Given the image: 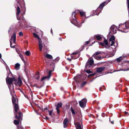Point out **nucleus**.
Masks as SVG:
<instances>
[{"instance_id":"1","label":"nucleus","mask_w":129,"mask_h":129,"mask_svg":"<svg viewBox=\"0 0 129 129\" xmlns=\"http://www.w3.org/2000/svg\"><path fill=\"white\" fill-rule=\"evenodd\" d=\"M12 101L14 106L15 112V113L16 118L20 119L21 117V112H18L19 110L18 100L17 97H12Z\"/></svg>"},{"instance_id":"2","label":"nucleus","mask_w":129,"mask_h":129,"mask_svg":"<svg viewBox=\"0 0 129 129\" xmlns=\"http://www.w3.org/2000/svg\"><path fill=\"white\" fill-rule=\"evenodd\" d=\"M76 14L75 11L73 12L72 14V16L70 17V21L71 23L74 24L75 26H77V27H80L82 26V23H84V20H82L81 23L80 24H78V22L76 20L75 15Z\"/></svg>"},{"instance_id":"3","label":"nucleus","mask_w":129,"mask_h":129,"mask_svg":"<svg viewBox=\"0 0 129 129\" xmlns=\"http://www.w3.org/2000/svg\"><path fill=\"white\" fill-rule=\"evenodd\" d=\"M128 24V22H126L123 24H120L119 25V30L122 32L126 33L128 31L126 30V26Z\"/></svg>"},{"instance_id":"4","label":"nucleus","mask_w":129,"mask_h":129,"mask_svg":"<svg viewBox=\"0 0 129 129\" xmlns=\"http://www.w3.org/2000/svg\"><path fill=\"white\" fill-rule=\"evenodd\" d=\"M21 0H16L17 4L15 6V7L16 8V10L17 12L16 13L17 18V19L18 20L19 19L18 18V16L19 15V14L20 12L19 6H20V2Z\"/></svg>"},{"instance_id":"5","label":"nucleus","mask_w":129,"mask_h":129,"mask_svg":"<svg viewBox=\"0 0 129 129\" xmlns=\"http://www.w3.org/2000/svg\"><path fill=\"white\" fill-rule=\"evenodd\" d=\"M13 41V43H15L16 41V34L14 33L11 37V39L10 40V47L11 48H14L15 47V45L12 46V41Z\"/></svg>"},{"instance_id":"6","label":"nucleus","mask_w":129,"mask_h":129,"mask_svg":"<svg viewBox=\"0 0 129 129\" xmlns=\"http://www.w3.org/2000/svg\"><path fill=\"white\" fill-rule=\"evenodd\" d=\"M94 63V61L93 58L91 57H90L88 61L87 62L85 65V67L86 68H90L91 66Z\"/></svg>"},{"instance_id":"7","label":"nucleus","mask_w":129,"mask_h":129,"mask_svg":"<svg viewBox=\"0 0 129 129\" xmlns=\"http://www.w3.org/2000/svg\"><path fill=\"white\" fill-rule=\"evenodd\" d=\"M111 1V0H107L106 1L102 3L98 7V10H99L101 12L103 7L110 2Z\"/></svg>"},{"instance_id":"8","label":"nucleus","mask_w":129,"mask_h":129,"mask_svg":"<svg viewBox=\"0 0 129 129\" xmlns=\"http://www.w3.org/2000/svg\"><path fill=\"white\" fill-rule=\"evenodd\" d=\"M110 31L109 33L114 34L116 33L117 28L114 25H112L110 28Z\"/></svg>"},{"instance_id":"9","label":"nucleus","mask_w":129,"mask_h":129,"mask_svg":"<svg viewBox=\"0 0 129 129\" xmlns=\"http://www.w3.org/2000/svg\"><path fill=\"white\" fill-rule=\"evenodd\" d=\"M86 99L85 98H84L79 101V105L81 107L84 108L86 106Z\"/></svg>"},{"instance_id":"10","label":"nucleus","mask_w":129,"mask_h":129,"mask_svg":"<svg viewBox=\"0 0 129 129\" xmlns=\"http://www.w3.org/2000/svg\"><path fill=\"white\" fill-rule=\"evenodd\" d=\"M53 71V70H51L49 71L48 74V75L47 76H44L42 77L41 79V81H43L44 80H48L51 77L52 72Z\"/></svg>"},{"instance_id":"11","label":"nucleus","mask_w":129,"mask_h":129,"mask_svg":"<svg viewBox=\"0 0 129 129\" xmlns=\"http://www.w3.org/2000/svg\"><path fill=\"white\" fill-rule=\"evenodd\" d=\"M14 80L15 82V84L16 85H18L19 86L21 85L22 84V82L20 76H19L18 79L17 81L15 79Z\"/></svg>"},{"instance_id":"12","label":"nucleus","mask_w":129,"mask_h":129,"mask_svg":"<svg viewBox=\"0 0 129 129\" xmlns=\"http://www.w3.org/2000/svg\"><path fill=\"white\" fill-rule=\"evenodd\" d=\"M15 79H13L12 78H9L8 76H7L6 79V82L8 84L12 83V82Z\"/></svg>"},{"instance_id":"13","label":"nucleus","mask_w":129,"mask_h":129,"mask_svg":"<svg viewBox=\"0 0 129 129\" xmlns=\"http://www.w3.org/2000/svg\"><path fill=\"white\" fill-rule=\"evenodd\" d=\"M98 8L95 11V12L93 13V14H91L90 15V16L89 17H84V19H85L86 18H88L89 17L91 16H92L95 15H99L100 13L101 12L99 10H98Z\"/></svg>"},{"instance_id":"14","label":"nucleus","mask_w":129,"mask_h":129,"mask_svg":"<svg viewBox=\"0 0 129 129\" xmlns=\"http://www.w3.org/2000/svg\"><path fill=\"white\" fill-rule=\"evenodd\" d=\"M62 104L61 103H58L57 105L56 106V108L57 113L59 114L60 113V111L59 110V108H60L62 107Z\"/></svg>"},{"instance_id":"15","label":"nucleus","mask_w":129,"mask_h":129,"mask_svg":"<svg viewBox=\"0 0 129 129\" xmlns=\"http://www.w3.org/2000/svg\"><path fill=\"white\" fill-rule=\"evenodd\" d=\"M75 124L76 129H82V127L81 125L79 123L75 122Z\"/></svg>"},{"instance_id":"16","label":"nucleus","mask_w":129,"mask_h":129,"mask_svg":"<svg viewBox=\"0 0 129 129\" xmlns=\"http://www.w3.org/2000/svg\"><path fill=\"white\" fill-rule=\"evenodd\" d=\"M69 122L68 119L67 118H66L63 121V127L64 128H66Z\"/></svg>"},{"instance_id":"17","label":"nucleus","mask_w":129,"mask_h":129,"mask_svg":"<svg viewBox=\"0 0 129 129\" xmlns=\"http://www.w3.org/2000/svg\"><path fill=\"white\" fill-rule=\"evenodd\" d=\"M39 45L40 51H42V48L43 47V44L41 41H39Z\"/></svg>"},{"instance_id":"18","label":"nucleus","mask_w":129,"mask_h":129,"mask_svg":"<svg viewBox=\"0 0 129 129\" xmlns=\"http://www.w3.org/2000/svg\"><path fill=\"white\" fill-rule=\"evenodd\" d=\"M105 67H103L98 68L96 69V72L99 73H101L105 69Z\"/></svg>"},{"instance_id":"19","label":"nucleus","mask_w":129,"mask_h":129,"mask_svg":"<svg viewBox=\"0 0 129 129\" xmlns=\"http://www.w3.org/2000/svg\"><path fill=\"white\" fill-rule=\"evenodd\" d=\"M9 88L10 89L11 94L12 95V92L13 90V85L12 83L8 84Z\"/></svg>"},{"instance_id":"20","label":"nucleus","mask_w":129,"mask_h":129,"mask_svg":"<svg viewBox=\"0 0 129 129\" xmlns=\"http://www.w3.org/2000/svg\"><path fill=\"white\" fill-rule=\"evenodd\" d=\"M79 11V12L80 15L81 17L83 16L84 17L86 18V15L85 14L86 13L85 12H84L82 10H80Z\"/></svg>"},{"instance_id":"21","label":"nucleus","mask_w":129,"mask_h":129,"mask_svg":"<svg viewBox=\"0 0 129 129\" xmlns=\"http://www.w3.org/2000/svg\"><path fill=\"white\" fill-rule=\"evenodd\" d=\"M103 52L101 51H98L94 54L92 56H95L98 55L99 54H103Z\"/></svg>"},{"instance_id":"22","label":"nucleus","mask_w":129,"mask_h":129,"mask_svg":"<svg viewBox=\"0 0 129 129\" xmlns=\"http://www.w3.org/2000/svg\"><path fill=\"white\" fill-rule=\"evenodd\" d=\"M20 64L18 63L16 64L15 65V68L16 70H18L20 68Z\"/></svg>"},{"instance_id":"23","label":"nucleus","mask_w":129,"mask_h":129,"mask_svg":"<svg viewBox=\"0 0 129 129\" xmlns=\"http://www.w3.org/2000/svg\"><path fill=\"white\" fill-rule=\"evenodd\" d=\"M80 77L81 75H77L76 76L74 77V80L76 81H77Z\"/></svg>"},{"instance_id":"24","label":"nucleus","mask_w":129,"mask_h":129,"mask_svg":"<svg viewBox=\"0 0 129 129\" xmlns=\"http://www.w3.org/2000/svg\"><path fill=\"white\" fill-rule=\"evenodd\" d=\"M21 58L23 61L24 62L25 64L26 61L27 60V58L26 57H21Z\"/></svg>"},{"instance_id":"25","label":"nucleus","mask_w":129,"mask_h":129,"mask_svg":"<svg viewBox=\"0 0 129 129\" xmlns=\"http://www.w3.org/2000/svg\"><path fill=\"white\" fill-rule=\"evenodd\" d=\"M95 37L98 40H99L101 39V37L99 35H95Z\"/></svg>"},{"instance_id":"26","label":"nucleus","mask_w":129,"mask_h":129,"mask_svg":"<svg viewBox=\"0 0 129 129\" xmlns=\"http://www.w3.org/2000/svg\"><path fill=\"white\" fill-rule=\"evenodd\" d=\"M115 40V37L113 35L112 36L111 38L109 39V41H114Z\"/></svg>"},{"instance_id":"27","label":"nucleus","mask_w":129,"mask_h":129,"mask_svg":"<svg viewBox=\"0 0 129 129\" xmlns=\"http://www.w3.org/2000/svg\"><path fill=\"white\" fill-rule=\"evenodd\" d=\"M31 54L30 52L28 51H26L25 53V55L27 56H29Z\"/></svg>"},{"instance_id":"28","label":"nucleus","mask_w":129,"mask_h":129,"mask_svg":"<svg viewBox=\"0 0 129 129\" xmlns=\"http://www.w3.org/2000/svg\"><path fill=\"white\" fill-rule=\"evenodd\" d=\"M39 75V73H38L35 75L36 78V79H39L40 76Z\"/></svg>"},{"instance_id":"29","label":"nucleus","mask_w":129,"mask_h":129,"mask_svg":"<svg viewBox=\"0 0 129 129\" xmlns=\"http://www.w3.org/2000/svg\"><path fill=\"white\" fill-rule=\"evenodd\" d=\"M49 112V115L51 116V117H52V114H53V110H49L48 111Z\"/></svg>"},{"instance_id":"30","label":"nucleus","mask_w":129,"mask_h":129,"mask_svg":"<svg viewBox=\"0 0 129 129\" xmlns=\"http://www.w3.org/2000/svg\"><path fill=\"white\" fill-rule=\"evenodd\" d=\"M14 124L16 125H18L19 123V121L18 120H15L14 121Z\"/></svg>"},{"instance_id":"31","label":"nucleus","mask_w":129,"mask_h":129,"mask_svg":"<svg viewBox=\"0 0 129 129\" xmlns=\"http://www.w3.org/2000/svg\"><path fill=\"white\" fill-rule=\"evenodd\" d=\"M59 59V58L58 57H57L54 60H53L54 63L56 62Z\"/></svg>"},{"instance_id":"32","label":"nucleus","mask_w":129,"mask_h":129,"mask_svg":"<svg viewBox=\"0 0 129 129\" xmlns=\"http://www.w3.org/2000/svg\"><path fill=\"white\" fill-rule=\"evenodd\" d=\"M74 57H71V58H67V59L69 61H71L73 59H76L77 58H74Z\"/></svg>"},{"instance_id":"33","label":"nucleus","mask_w":129,"mask_h":129,"mask_svg":"<svg viewBox=\"0 0 129 129\" xmlns=\"http://www.w3.org/2000/svg\"><path fill=\"white\" fill-rule=\"evenodd\" d=\"M97 60H100L104 58V57H94Z\"/></svg>"},{"instance_id":"34","label":"nucleus","mask_w":129,"mask_h":129,"mask_svg":"<svg viewBox=\"0 0 129 129\" xmlns=\"http://www.w3.org/2000/svg\"><path fill=\"white\" fill-rule=\"evenodd\" d=\"M122 57H119V58H117V61L118 62H120L123 59V58H122Z\"/></svg>"},{"instance_id":"35","label":"nucleus","mask_w":129,"mask_h":129,"mask_svg":"<svg viewBox=\"0 0 129 129\" xmlns=\"http://www.w3.org/2000/svg\"><path fill=\"white\" fill-rule=\"evenodd\" d=\"M104 43L105 44V45L106 46H107L108 45V41L107 40L104 39Z\"/></svg>"},{"instance_id":"36","label":"nucleus","mask_w":129,"mask_h":129,"mask_svg":"<svg viewBox=\"0 0 129 129\" xmlns=\"http://www.w3.org/2000/svg\"><path fill=\"white\" fill-rule=\"evenodd\" d=\"M53 57H46V58H45V60H50L52 59Z\"/></svg>"},{"instance_id":"37","label":"nucleus","mask_w":129,"mask_h":129,"mask_svg":"<svg viewBox=\"0 0 129 129\" xmlns=\"http://www.w3.org/2000/svg\"><path fill=\"white\" fill-rule=\"evenodd\" d=\"M16 50L17 51V52L18 53V54L19 55V56H23V55L22 54V52H21L20 53V52H19L18 51H17V49H16Z\"/></svg>"},{"instance_id":"38","label":"nucleus","mask_w":129,"mask_h":129,"mask_svg":"<svg viewBox=\"0 0 129 129\" xmlns=\"http://www.w3.org/2000/svg\"><path fill=\"white\" fill-rule=\"evenodd\" d=\"M71 110L72 114L74 115L75 114V112L74 109L72 108H71Z\"/></svg>"},{"instance_id":"39","label":"nucleus","mask_w":129,"mask_h":129,"mask_svg":"<svg viewBox=\"0 0 129 129\" xmlns=\"http://www.w3.org/2000/svg\"><path fill=\"white\" fill-rule=\"evenodd\" d=\"M126 4L127 8L129 10V0H127Z\"/></svg>"},{"instance_id":"40","label":"nucleus","mask_w":129,"mask_h":129,"mask_svg":"<svg viewBox=\"0 0 129 129\" xmlns=\"http://www.w3.org/2000/svg\"><path fill=\"white\" fill-rule=\"evenodd\" d=\"M17 127L18 129H23L22 126L21 125L17 126Z\"/></svg>"},{"instance_id":"41","label":"nucleus","mask_w":129,"mask_h":129,"mask_svg":"<svg viewBox=\"0 0 129 129\" xmlns=\"http://www.w3.org/2000/svg\"><path fill=\"white\" fill-rule=\"evenodd\" d=\"M79 52V51H75V52L71 54V55L72 54H73V55H74L77 54V53H78Z\"/></svg>"},{"instance_id":"42","label":"nucleus","mask_w":129,"mask_h":129,"mask_svg":"<svg viewBox=\"0 0 129 129\" xmlns=\"http://www.w3.org/2000/svg\"><path fill=\"white\" fill-rule=\"evenodd\" d=\"M111 41V46H112L113 45H114V44L115 42L114 41Z\"/></svg>"},{"instance_id":"43","label":"nucleus","mask_w":129,"mask_h":129,"mask_svg":"<svg viewBox=\"0 0 129 129\" xmlns=\"http://www.w3.org/2000/svg\"><path fill=\"white\" fill-rule=\"evenodd\" d=\"M99 45H102L103 46H104L105 45L103 43L100 42L99 43Z\"/></svg>"},{"instance_id":"44","label":"nucleus","mask_w":129,"mask_h":129,"mask_svg":"<svg viewBox=\"0 0 129 129\" xmlns=\"http://www.w3.org/2000/svg\"><path fill=\"white\" fill-rule=\"evenodd\" d=\"M33 35H34V37L35 38H37L38 37L36 33H34L33 34Z\"/></svg>"},{"instance_id":"45","label":"nucleus","mask_w":129,"mask_h":129,"mask_svg":"<svg viewBox=\"0 0 129 129\" xmlns=\"http://www.w3.org/2000/svg\"><path fill=\"white\" fill-rule=\"evenodd\" d=\"M86 72L88 74L92 73V72L91 71L89 70H86Z\"/></svg>"},{"instance_id":"46","label":"nucleus","mask_w":129,"mask_h":129,"mask_svg":"<svg viewBox=\"0 0 129 129\" xmlns=\"http://www.w3.org/2000/svg\"><path fill=\"white\" fill-rule=\"evenodd\" d=\"M95 74H96V73H94L93 74H90L89 75H88V77H89L90 76H93L95 75Z\"/></svg>"},{"instance_id":"47","label":"nucleus","mask_w":129,"mask_h":129,"mask_svg":"<svg viewBox=\"0 0 129 129\" xmlns=\"http://www.w3.org/2000/svg\"><path fill=\"white\" fill-rule=\"evenodd\" d=\"M19 35L20 36H22L23 35V34L22 31L19 32Z\"/></svg>"},{"instance_id":"48","label":"nucleus","mask_w":129,"mask_h":129,"mask_svg":"<svg viewBox=\"0 0 129 129\" xmlns=\"http://www.w3.org/2000/svg\"><path fill=\"white\" fill-rule=\"evenodd\" d=\"M48 110V111L49 110L47 108V107H46V108H44L42 110V111H44L46 110Z\"/></svg>"},{"instance_id":"49","label":"nucleus","mask_w":129,"mask_h":129,"mask_svg":"<svg viewBox=\"0 0 129 129\" xmlns=\"http://www.w3.org/2000/svg\"><path fill=\"white\" fill-rule=\"evenodd\" d=\"M126 28L127 29H129V23L128 22V24H127V26H126Z\"/></svg>"},{"instance_id":"50","label":"nucleus","mask_w":129,"mask_h":129,"mask_svg":"<svg viewBox=\"0 0 129 129\" xmlns=\"http://www.w3.org/2000/svg\"><path fill=\"white\" fill-rule=\"evenodd\" d=\"M86 84V82H84L82 84V86H83L84 85H85Z\"/></svg>"},{"instance_id":"51","label":"nucleus","mask_w":129,"mask_h":129,"mask_svg":"<svg viewBox=\"0 0 129 129\" xmlns=\"http://www.w3.org/2000/svg\"><path fill=\"white\" fill-rule=\"evenodd\" d=\"M46 56H52L51 55L49 54H46Z\"/></svg>"},{"instance_id":"52","label":"nucleus","mask_w":129,"mask_h":129,"mask_svg":"<svg viewBox=\"0 0 129 129\" xmlns=\"http://www.w3.org/2000/svg\"><path fill=\"white\" fill-rule=\"evenodd\" d=\"M44 118L46 120H47L49 118L47 116H46L45 118Z\"/></svg>"},{"instance_id":"53","label":"nucleus","mask_w":129,"mask_h":129,"mask_svg":"<svg viewBox=\"0 0 129 129\" xmlns=\"http://www.w3.org/2000/svg\"><path fill=\"white\" fill-rule=\"evenodd\" d=\"M102 115L103 117H104L105 116V114L104 113H102Z\"/></svg>"},{"instance_id":"54","label":"nucleus","mask_w":129,"mask_h":129,"mask_svg":"<svg viewBox=\"0 0 129 129\" xmlns=\"http://www.w3.org/2000/svg\"><path fill=\"white\" fill-rule=\"evenodd\" d=\"M11 30V27H10L9 28V29L8 30V33H9L10 31Z\"/></svg>"},{"instance_id":"55","label":"nucleus","mask_w":129,"mask_h":129,"mask_svg":"<svg viewBox=\"0 0 129 129\" xmlns=\"http://www.w3.org/2000/svg\"><path fill=\"white\" fill-rule=\"evenodd\" d=\"M89 41H87L86 42H85V45L88 44H89Z\"/></svg>"},{"instance_id":"56","label":"nucleus","mask_w":129,"mask_h":129,"mask_svg":"<svg viewBox=\"0 0 129 129\" xmlns=\"http://www.w3.org/2000/svg\"><path fill=\"white\" fill-rule=\"evenodd\" d=\"M37 38H38V39L39 40V41H41V38L40 37H37Z\"/></svg>"},{"instance_id":"57","label":"nucleus","mask_w":129,"mask_h":129,"mask_svg":"<svg viewBox=\"0 0 129 129\" xmlns=\"http://www.w3.org/2000/svg\"><path fill=\"white\" fill-rule=\"evenodd\" d=\"M105 47L106 48V49H108L109 48V47H107V46H105Z\"/></svg>"},{"instance_id":"58","label":"nucleus","mask_w":129,"mask_h":129,"mask_svg":"<svg viewBox=\"0 0 129 129\" xmlns=\"http://www.w3.org/2000/svg\"><path fill=\"white\" fill-rule=\"evenodd\" d=\"M111 123H112V124H114V122H113V121H111Z\"/></svg>"},{"instance_id":"59","label":"nucleus","mask_w":129,"mask_h":129,"mask_svg":"<svg viewBox=\"0 0 129 129\" xmlns=\"http://www.w3.org/2000/svg\"><path fill=\"white\" fill-rule=\"evenodd\" d=\"M125 114H127L128 113V112H125Z\"/></svg>"},{"instance_id":"60","label":"nucleus","mask_w":129,"mask_h":129,"mask_svg":"<svg viewBox=\"0 0 129 129\" xmlns=\"http://www.w3.org/2000/svg\"><path fill=\"white\" fill-rule=\"evenodd\" d=\"M51 33L52 34H53V33H52V29H51Z\"/></svg>"},{"instance_id":"61","label":"nucleus","mask_w":129,"mask_h":129,"mask_svg":"<svg viewBox=\"0 0 129 129\" xmlns=\"http://www.w3.org/2000/svg\"><path fill=\"white\" fill-rule=\"evenodd\" d=\"M99 90L100 91H101V88H100Z\"/></svg>"},{"instance_id":"62","label":"nucleus","mask_w":129,"mask_h":129,"mask_svg":"<svg viewBox=\"0 0 129 129\" xmlns=\"http://www.w3.org/2000/svg\"><path fill=\"white\" fill-rule=\"evenodd\" d=\"M0 56H2V55L0 53Z\"/></svg>"},{"instance_id":"63","label":"nucleus","mask_w":129,"mask_h":129,"mask_svg":"<svg viewBox=\"0 0 129 129\" xmlns=\"http://www.w3.org/2000/svg\"><path fill=\"white\" fill-rule=\"evenodd\" d=\"M124 56L125 57V56H126V55H125Z\"/></svg>"},{"instance_id":"64","label":"nucleus","mask_w":129,"mask_h":129,"mask_svg":"<svg viewBox=\"0 0 129 129\" xmlns=\"http://www.w3.org/2000/svg\"><path fill=\"white\" fill-rule=\"evenodd\" d=\"M128 56H129V54H128V55H127Z\"/></svg>"}]
</instances>
